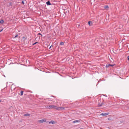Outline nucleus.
Instances as JSON below:
<instances>
[{
  "mask_svg": "<svg viewBox=\"0 0 129 129\" xmlns=\"http://www.w3.org/2000/svg\"><path fill=\"white\" fill-rule=\"evenodd\" d=\"M60 44L61 45H64V43L62 42H61L60 43Z\"/></svg>",
  "mask_w": 129,
  "mask_h": 129,
  "instance_id": "nucleus-15",
  "label": "nucleus"
},
{
  "mask_svg": "<svg viewBox=\"0 0 129 129\" xmlns=\"http://www.w3.org/2000/svg\"><path fill=\"white\" fill-rule=\"evenodd\" d=\"M59 107H57L55 106V107L54 108L56 109L57 110H59Z\"/></svg>",
  "mask_w": 129,
  "mask_h": 129,
  "instance_id": "nucleus-12",
  "label": "nucleus"
},
{
  "mask_svg": "<svg viewBox=\"0 0 129 129\" xmlns=\"http://www.w3.org/2000/svg\"><path fill=\"white\" fill-rule=\"evenodd\" d=\"M22 39L23 40H24V41H25L26 39L25 37H22Z\"/></svg>",
  "mask_w": 129,
  "mask_h": 129,
  "instance_id": "nucleus-16",
  "label": "nucleus"
},
{
  "mask_svg": "<svg viewBox=\"0 0 129 129\" xmlns=\"http://www.w3.org/2000/svg\"><path fill=\"white\" fill-rule=\"evenodd\" d=\"M109 64H107L106 65V68H107L110 67V66L109 65Z\"/></svg>",
  "mask_w": 129,
  "mask_h": 129,
  "instance_id": "nucleus-13",
  "label": "nucleus"
},
{
  "mask_svg": "<svg viewBox=\"0 0 129 129\" xmlns=\"http://www.w3.org/2000/svg\"><path fill=\"white\" fill-rule=\"evenodd\" d=\"M109 65L110 66H111V67H112L114 66V65H113L110 64H109Z\"/></svg>",
  "mask_w": 129,
  "mask_h": 129,
  "instance_id": "nucleus-20",
  "label": "nucleus"
},
{
  "mask_svg": "<svg viewBox=\"0 0 129 129\" xmlns=\"http://www.w3.org/2000/svg\"><path fill=\"white\" fill-rule=\"evenodd\" d=\"M102 106V104H99L98 105V107H101Z\"/></svg>",
  "mask_w": 129,
  "mask_h": 129,
  "instance_id": "nucleus-17",
  "label": "nucleus"
},
{
  "mask_svg": "<svg viewBox=\"0 0 129 129\" xmlns=\"http://www.w3.org/2000/svg\"><path fill=\"white\" fill-rule=\"evenodd\" d=\"M18 36V35H16L14 37V38H15L16 37H17Z\"/></svg>",
  "mask_w": 129,
  "mask_h": 129,
  "instance_id": "nucleus-18",
  "label": "nucleus"
},
{
  "mask_svg": "<svg viewBox=\"0 0 129 129\" xmlns=\"http://www.w3.org/2000/svg\"><path fill=\"white\" fill-rule=\"evenodd\" d=\"M3 30V29H1L0 30V32H1V31H2Z\"/></svg>",
  "mask_w": 129,
  "mask_h": 129,
  "instance_id": "nucleus-24",
  "label": "nucleus"
},
{
  "mask_svg": "<svg viewBox=\"0 0 129 129\" xmlns=\"http://www.w3.org/2000/svg\"><path fill=\"white\" fill-rule=\"evenodd\" d=\"M80 122V120H75L73 122V123H75L76 122Z\"/></svg>",
  "mask_w": 129,
  "mask_h": 129,
  "instance_id": "nucleus-5",
  "label": "nucleus"
},
{
  "mask_svg": "<svg viewBox=\"0 0 129 129\" xmlns=\"http://www.w3.org/2000/svg\"><path fill=\"white\" fill-rule=\"evenodd\" d=\"M23 91H20V95H22L23 94Z\"/></svg>",
  "mask_w": 129,
  "mask_h": 129,
  "instance_id": "nucleus-14",
  "label": "nucleus"
},
{
  "mask_svg": "<svg viewBox=\"0 0 129 129\" xmlns=\"http://www.w3.org/2000/svg\"><path fill=\"white\" fill-rule=\"evenodd\" d=\"M49 123H52L53 124H54L55 123V122L54 121L52 120L49 122Z\"/></svg>",
  "mask_w": 129,
  "mask_h": 129,
  "instance_id": "nucleus-9",
  "label": "nucleus"
},
{
  "mask_svg": "<svg viewBox=\"0 0 129 129\" xmlns=\"http://www.w3.org/2000/svg\"><path fill=\"white\" fill-rule=\"evenodd\" d=\"M104 8L105 9H106V8H108L109 7L108 5H105V6H104Z\"/></svg>",
  "mask_w": 129,
  "mask_h": 129,
  "instance_id": "nucleus-11",
  "label": "nucleus"
},
{
  "mask_svg": "<svg viewBox=\"0 0 129 129\" xmlns=\"http://www.w3.org/2000/svg\"><path fill=\"white\" fill-rule=\"evenodd\" d=\"M64 109V107H59V110H63Z\"/></svg>",
  "mask_w": 129,
  "mask_h": 129,
  "instance_id": "nucleus-6",
  "label": "nucleus"
},
{
  "mask_svg": "<svg viewBox=\"0 0 129 129\" xmlns=\"http://www.w3.org/2000/svg\"><path fill=\"white\" fill-rule=\"evenodd\" d=\"M46 4L48 5H51V3H50L49 1H48L46 2Z\"/></svg>",
  "mask_w": 129,
  "mask_h": 129,
  "instance_id": "nucleus-7",
  "label": "nucleus"
},
{
  "mask_svg": "<svg viewBox=\"0 0 129 129\" xmlns=\"http://www.w3.org/2000/svg\"><path fill=\"white\" fill-rule=\"evenodd\" d=\"M104 104V103H101V104H102V105H103Z\"/></svg>",
  "mask_w": 129,
  "mask_h": 129,
  "instance_id": "nucleus-26",
  "label": "nucleus"
},
{
  "mask_svg": "<svg viewBox=\"0 0 129 129\" xmlns=\"http://www.w3.org/2000/svg\"><path fill=\"white\" fill-rule=\"evenodd\" d=\"M22 3L23 4H24V2L23 1H22Z\"/></svg>",
  "mask_w": 129,
  "mask_h": 129,
  "instance_id": "nucleus-21",
  "label": "nucleus"
},
{
  "mask_svg": "<svg viewBox=\"0 0 129 129\" xmlns=\"http://www.w3.org/2000/svg\"><path fill=\"white\" fill-rule=\"evenodd\" d=\"M51 47V45L49 48V49H50Z\"/></svg>",
  "mask_w": 129,
  "mask_h": 129,
  "instance_id": "nucleus-25",
  "label": "nucleus"
},
{
  "mask_svg": "<svg viewBox=\"0 0 129 129\" xmlns=\"http://www.w3.org/2000/svg\"><path fill=\"white\" fill-rule=\"evenodd\" d=\"M127 60H129V55L127 56Z\"/></svg>",
  "mask_w": 129,
  "mask_h": 129,
  "instance_id": "nucleus-23",
  "label": "nucleus"
},
{
  "mask_svg": "<svg viewBox=\"0 0 129 129\" xmlns=\"http://www.w3.org/2000/svg\"><path fill=\"white\" fill-rule=\"evenodd\" d=\"M88 23L90 26H91L92 25V22L91 21H89Z\"/></svg>",
  "mask_w": 129,
  "mask_h": 129,
  "instance_id": "nucleus-4",
  "label": "nucleus"
},
{
  "mask_svg": "<svg viewBox=\"0 0 129 129\" xmlns=\"http://www.w3.org/2000/svg\"><path fill=\"white\" fill-rule=\"evenodd\" d=\"M4 22V21L2 19L0 20V23L1 24H2Z\"/></svg>",
  "mask_w": 129,
  "mask_h": 129,
  "instance_id": "nucleus-10",
  "label": "nucleus"
},
{
  "mask_svg": "<svg viewBox=\"0 0 129 129\" xmlns=\"http://www.w3.org/2000/svg\"><path fill=\"white\" fill-rule=\"evenodd\" d=\"M38 35H41V36H42V35L41 34V33H39L38 34Z\"/></svg>",
  "mask_w": 129,
  "mask_h": 129,
  "instance_id": "nucleus-22",
  "label": "nucleus"
},
{
  "mask_svg": "<svg viewBox=\"0 0 129 129\" xmlns=\"http://www.w3.org/2000/svg\"><path fill=\"white\" fill-rule=\"evenodd\" d=\"M38 43V42H35V43H34L33 44V45H35V44H36V43Z\"/></svg>",
  "mask_w": 129,
  "mask_h": 129,
  "instance_id": "nucleus-19",
  "label": "nucleus"
},
{
  "mask_svg": "<svg viewBox=\"0 0 129 129\" xmlns=\"http://www.w3.org/2000/svg\"><path fill=\"white\" fill-rule=\"evenodd\" d=\"M80 129H82V128H80Z\"/></svg>",
  "mask_w": 129,
  "mask_h": 129,
  "instance_id": "nucleus-28",
  "label": "nucleus"
},
{
  "mask_svg": "<svg viewBox=\"0 0 129 129\" xmlns=\"http://www.w3.org/2000/svg\"><path fill=\"white\" fill-rule=\"evenodd\" d=\"M30 115V114L28 113H27L24 115V116H29Z\"/></svg>",
  "mask_w": 129,
  "mask_h": 129,
  "instance_id": "nucleus-8",
  "label": "nucleus"
},
{
  "mask_svg": "<svg viewBox=\"0 0 129 129\" xmlns=\"http://www.w3.org/2000/svg\"><path fill=\"white\" fill-rule=\"evenodd\" d=\"M46 119H41L39 120V122L40 123H42L43 122H46Z\"/></svg>",
  "mask_w": 129,
  "mask_h": 129,
  "instance_id": "nucleus-1",
  "label": "nucleus"
},
{
  "mask_svg": "<svg viewBox=\"0 0 129 129\" xmlns=\"http://www.w3.org/2000/svg\"><path fill=\"white\" fill-rule=\"evenodd\" d=\"M55 107V106L54 105H50L49 106V107L48 108H54Z\"/></svg>",
  "mask_w": 129,
  "mask_h": 129,
  "instance_id": "nucleus-2",
  "label": "nucleus"
},
{
  "mask_svg": "<svg viewBox=\"0 0 129 129\" xmlns=\"http://www.w3.org/2000/svg\"><path fill=\"white\" fill-rule=\"evenodd\" d=\"M128 109H129V107H128Z\"/></svg>",
  "mask_w": 129,
  "mask_h": 129,
  "instance_id": "nucleus-29",
  "label": "nucleus"
},
{
  "mask_svg": "<svg viewBox=\"0 0 129 129\" xmlns=\"http://www.w3.org/2000/svg\"><path fill=\"white\" fill-rule=\"evenodd\" d=\"M1 101H2L1 100H0V102H1Z\"/></svg>",
  "mask_w": 129,
  "mask_h": 129,
  "instance_id": "nucleus-27",
  "label": "nucleus"
},
{
  "mask_svg": "<svg viewBox=\"0 0 129 129\" xmlns=\"http://www.w3.org/2000/svg\"><path fill=\"white\" fill-rule=\"evenodd\" d=\"M108 114V113H101L100 115H102V116H106Z\"/></svg>",
  "mask_w": 129,
  "mask_h": 129,
  "instance_id": "nucleus-3",
  "label": "nucleus"
}]
</instances>
